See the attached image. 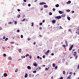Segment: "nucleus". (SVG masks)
I'll use <instances>...</instances> for the list:
<instances>
[{"label":"nucleus","mask_w":79,"mask_h":79,"mask_svg":"<svg viewBox=\"0 0 79 79\" xmlns=\"http://www.w3.org/2000/svg\"><path fill=\"white\" fill-rule=\"evenodd\" d=\"M52 65H53V67H55V63H53L52 64Z\"/></svg>","instance_id":"412c9836"},{"label":"nucleus","mask_w":79,"mask_h":79,"mask_svg":"<svg viewBox=\"0 0 79 79\" xmlns=\"http://www.w3.org/2000/svg\"><path fill=\"white\" fill-rule=\"evenodd\" d=\"M67 19H68V20H69H69H70L71 18H70V17H69L68 16L67 17Z\"/></svg>","instance_id":"f3484780"},{"label":"nucleus","mask_w":79,"mask_h":79,"mask_svg":"<svg viewBox=\"0 0 79 79\" xmlns=\"http://www.w3.org/2000/svg\"><path fill=\"white\" fill-rule=\"evenodd\" d=\"M15 24H17V22L16 21H15Z\"/></svg>","instance_id":"37998d69"},{"label":"nucleus","mask_w":79,"mask_h":79,"mask_svg":"<svg viewBox=\"0 0 79 79\" xmlns=\"http://www.w3.org/2000/svg\"><path fill=\"white\" fill-rule=\"evenodd\" d=\"M29 56V54H27L26 55V57H27V56Z\"/></svg>","instance_id":"c756f323"},{"label":"nucleus","mask_w":79,"mask_h":79,"mask_svg":"<svg viewBox=\"0 0 79 79\" xmlns=\"http://www.w3.org/2000/svg\"><path fill=\"white\" fill-rule=\"evenodd\" d=\"M42 23H40V26H41V25H42Z\"/></svg>","instance_id":"e433bc0d"},{"label":"nucleus","mask_w":79,"mask_h":79,"mask_svg":"<svg viewBox=\"0 0 79 79\" xmlns=\"http://www.w3.org/2000/svg\"><path fill=\"white\" fill-rule=\"evenodd\" d=\"M69 74H73V72H69Z\"/></svg>","instance_id":"72a5a7b5"},{"label":"nucleus","mask_w":79,"mask_h":79,"mask_svg":"<svg viewBox=\"0 0 79 79\" xmlns=\"http://www.w3.org/2000/svg\"><path fill=\"white\" fill-rule=\"evenodd\" d=\"M5 38H6V37L5 36H3V39H5Z\"/></svg>","instance_id":"603ef678"},{"label":"nucleus","mask_w":79,"mask_h":79,"mask_svg":"<svg viewBox=\"0 0 79 79\" xmlns=\"http://www.w3.org/2000/svg\"><path fill=\"white\" fill-rule=\"evenodd\" d=\"M56 7H59V4H57L56 5H55Z\"/></svg>","instance_id":"a211bd4d"},{"label":"nucleus","mask_w":79,"mask_h":79,"mask_svg":"<svg viewBox=\"0 0 79 79\" xmlns=\"http://www.w3.org/2000/svg\"><path fill=\"white\" fill-rule=\"evenodd\" d=\"M76 33H77V34L79 35V32L77 31L76 32Z\"/></svg>","instance_id":"4be33fe9"},{"label":"nucleus","mask_w":79,"mask_h":79,"mask_svg":"<svg viewBox=\"0 0 79 79\" xmlns=\"http://www.w3.org/2000/svg\"><path fill=\"white\" fill-rule=\"evenodd\" d=\"M3 56H4V57H5V56H6V54H4L3 55Z\"/></svg>","instance_id":"a878e982"},{"label":"nucleus","mask_w":79,"mask_h":79,"mask_svg":"<svg viewBox=\"0 0 79 79\" xmlns=\"http://www.w3.org/2000/svg\"><path fill=\"white\" fill-rule=\"evenodd\" d=\"M33 66H37V63H34L33 64Z\"/></svg>","instance_id":"39448f33"},{"label":"nucleus","mask_w":79,"mask_h":79,"mask_svg":"<svg viewBox=\"0 0 79 79\" xmlns=\"http://www.w3.org/2000/svg\"><path fill=\"white\" fill-rule=\"evenodd\" d=\"M8 60H11V57H9L8 58Z\"/></svg>","instance_id":"dca6fc26"},{"label":"nucleus","mask_w":79,"mask_h":79,"mask_svg":"<svg viewBox=\"0 0 79 79\" xmlns=\"http://www.w3.org/2000/svg\"><path fill=\"white\" fill-rule=\"evenodd\" d=\"M20 31L19 30H18L17 31V32H19Z\"/></svg>","instance_id":"8fccbe9b"},{"label":"nucleus","mask_w":79,"mask_h":79,"mask_svg":"<svg viewBox=\"0 0 79 79\" xmlns=\"http://www.w3.org/2000/svg\"><path fill=\"white\" fill-rule=\"evenodd\" d=\"M37 58L38 59H39V58H40V56H37Z\"/></svg>","instance_id":"09e8293b"},{"label":"nucleus","mask_w":79,"mask_h":79,"mask_svg":"<svg viewBox=\"0 0 79 79\" xmlns=\"http://www.w3.org/2000/svg\"><path fill=\"white\" fill-rule=\"evenodd\" d=\"M45 69V71H47H47H48V68H46Z\"/></svg>","instance_id":"79ce46f5"},{"label":"nucleus","mask_w":79,"mask_h":79,"mask_svg":"<svg viewBox=\"0 0 79 79\" xmlns=\"http://www.w3.org/2000/svg\"><path fill=\"white\" fill-rule=\"evenodd\" d=\"M66 11L67 12H69V11H70V10L69 9L66 10Z\"/></svg>","instance_id":"cd10ccee"},{"label":"nucleus","mask_w":79,"mask_h":79,"mask_svg":"<svg viewBox=\"0 0 79 79\" xmlns=\"http://www.w3.org/2000/svg\"><path fill=\"white\" fill-rule=\"evenodd\" d=\"M26 20L25 19H23V20H22V22Z\"/></svg>","instance_id":"f704fd0d"},{"label":"nucleus","mask_w":79,"mask_h":79,"mask_svg":"<svg viewBox=\"0 0 79 79\" xmlns=\"http://www.w3.org/2000/svg\"><path fill=\"white\" fill-rule=\"evenodd\" d=\"M68 31H69V32H71V29H69Z\"/></svg>","instance_id":"49530a36"},{"label":"nucleus","mask_w":79,"mask_h":79,"mask_svg":"<svg viewBox=\"0 0 79 79\" xmlns=\"http://www.w3.org/2000/svg\"><path fill=\"white\" fill-rule=\"evenodd\" d=\"M31 74H29V77H31Z\"/></svg>","instance_id":"c9c22d12"},{"label":"nucleus","mask_w":79,"mask_h":79,"mask_svg":"<svg viewBox=\"0 0 79 79\" xmlns=\"http://www.w3.org/2000/svg\"><path fill=\"white\" fill-rule=\"evenodd\" d=\"M55 18H56V19H59L61 18V16H57L56 17H55Z\"/></svg>","instance_id":"f257e3e1"},{"label":"nucleus","mask_w":79,"mask_h":79,"mask_svg":"<svg viewBox=\"0 0 79 79\" xmlns=\"http://www.w3.org/2000/svg\"><path fill=\"white\" fill-rule=\"evenodd\" d=\"M39 36L40 37H42V36L40 35H39Z\"/></svg>","instance_id":"0e129e2a"},{"label":"nucleus","mask_w":79,"mask_h":79,"mask_svg":"<svg viewBox=\"0 0 79 79\" xmlns=\"http://www.w3.org/2000/svg\"><path fill=\"white\" fill-rule=\"evenodd\" d=\"M40 29H42V27H40Z\"/></svg>","instance_id":"338daca9"},{"label":"nucleus","mask_w":79,"mask_h":79,"mask_svg":"<svg viewBox=\"0 0 79 79\" xmlns=\"http://www.w3.org/2000/svg\"><path fill=\"white\" fill-rule=\"evenodd\" d=\"M27 68H28V69H31V67L30 66H28L27 67Z\"/></svg>","instance_id":"9d476101"},{"label":"nucleus","mask_w":79,"mask_h":79,"mask_svg":"<svg viewBox=\"0 0 79 79\" xmlns=\"http://www.w3.org/2000/svg\"><path fill=\"white\" fill-rule=\"evenodd\" d=\"M71 2V1H69L68 2V3H69V4H70V3Z\"/></svg>","instance_id":"b1692460"},{"label":"nucleus","mask_w":79,"mask_h":79,"mask_svg":"<svg viewBox=\"0 0 79 79\" xmlns=\"http://www.w3.org/2000/svg\"><path fill=\"white\" fill-rule=\"evenodd\" d=\"M77 30L78 31H79V28H77Z\"/></svg>","instance_id":"774afa93"},{"label":"nucleus","mask_w":79,"mask_h":79,"mask_svg":"<svg viewBox=\"0 0 79 79\" xmlns=\"http://www.w3.org/2000/svg\"><path fill=\"white\" fill-rule=\"evenodd\" d=\"M45 22V20H43L42 21V23H44Z\"/></svg>","instance_id":"4d7b16f0"},{"label":"nucleus","mask_w":79,"mask_h":79,"mask_svg":"<svg viewBox=\"0 0 79 79\" xmlns=\"http://www.w3.org/2000/svg\"><path fill=\"white\" fill-rule=\"evenodd\" d=\"M3 76H4V77H6V76H8V75H7V74H6V73H4V74Z\"/></svg>","instance_id":"0eeeda50"},{"label":"nucleus","mask_w":79,"mask_h":79,"mask_svg":"<svg viewBox=\"0 0 79 79\" xmlns=\"http://www.w3.org/2000/svg\"><path fill=\"white\" fill-rule=\"evenodd\" d=\"M56 23V20H53L52 21V23H53V24H55Z\"/></svg>","instance_id":"20e7f679"},{"label":"nucleus","mask_w":79,"mask_h":79,"mask_svg":"<svg viewBox=\"0 0 79 79\" xmlns=\"http://www.w3.org/2000/svg\"><path fill=\"white\" fill-rule=\"evenodd\" d=\"M10 44H14V42H10Z\"/></svg>","instance_id":"864d4df0"},{"label":"nucleus","mask_w":79,"mask_h":79,"mask_svg":"<svg viewBox=\"0 0 79 79\" xmlns=\"http://www.w3.org/2000/svg\"><path fill=\"white\" fill-rule=\"evenodd\" d=\"M34 75L32 74L31 75V77H34Z\"/></svg>","instance_id":"4c0bfd02"},{"label":"nucleus","mask_w":79,"mask_h":79,"mask_svg":"<svg viewBox=\"0 0 79 79\" xmlns=\"http://www.w3.org/2000/svg\"><path fill=\"white\" fill-rule=\"evenodd\" d=\"M73 45H72L71 47L69 48V51H71V50H72V48H73Z\"/></svg>","instance_id":"f03ea898"},{"label":"nucleus","mask_w":79,"mask_h":79,"mask_svg":"<svg viewBox=\"0 0 79 79\" xmlns=\"http://www.w3.org/2000/svg\"><path fill=\"white\" fill-rule=\"evenodd\" d=\"M36 72H37V71H33V73H36Z\"/></svg>","instance_id":"2f4dec72"},{"label":"nucleus","mask_w":79,"mask_h":79,"mask_svg":"<svg viewBox=\"0 0 79 79\" xmlns=\"http://www.w3.org/2000/svg\"><path fill=\"white\" fill-rule=\"evenodd\" d=\"M23 2H26V0H23Z\"/></svg>","instance_id":"e2e57ef3"},{"label":"nucleus","mask_w":79,"mask_h":79,"mask_svg":"<svg viewBox=\"0 0 79 79\" xmlns=\"http://www.w3.org/2000/svg\"><path fill=\"white\" fill-rule=\"evenodd\" d=\"M31 39L29 38H28L27 39L28 40H31Z\"/></svg>","instance_id":"de8ad7c7"},{"label":"nucleus","mask_w":79,"mask_h":79,"mask_svg":"<svg viewBox=\"0 0 79 79\" xmlns=\"http://www.w3.org/2000/svg\"><path fill=\"white\" fill-rule=\"evenodd\" d=\"M65 44L66 45V47H68V42H67V41H65Z\"/></svg>","instance_id":"f8f14e48"},{"label":"nucleus","mask_w":79,"mask_h":79,"mask_svg":"<svg viewBox=\"0 0 79 79\" xmlns=\"http://www.w3.org/2000/svg\"><path fill=\"white\" fill-rule=\"evenodd\" d=\"M52 10H53V11H55V8H53L52 9Z\"/></svg>","instance_id":"c03bdc74"},{"label":"nucleus","mask_w":79,"mask_h":79,"mask_svg":"<svg viewBox=\"0 0 79 79\" xmlns=\"http://www.w3.org/2000/svg\"><path fill=\"white\" fill-rule=\"evenodd\" d=\"M12 23H11V22H10L9 23H8V24H12Z\"/></svg>","instance_id":"c85d7f7f"},{"label":"nucleus","mask_w":79,"mask_h":79,"mask_svg":"<svg viewBox=\"0 0 79 79\" xmlns=\"http://www.w3.org/2000/svg\"><path fill=\"white\" fill-rule=\"evenodd\" d=\"M71 77V75H69V77H67V79H70Z\"/></svg>","instance_id":"4468645a"},{"label":"nucleus","mask_w":79,"mask_h":79,"mask_svg":"<svg viewBox=\"0 0 79 79\" xmlns=\"http://www.w3.org/2000/svg\"><path fill=\"white\" fill-rule=\"evenodd\" d=\"M38 68L39 69H41V67H39Z\"/></svg>","instance_id":"680f3d73"},{"label":"nucleus","mask_w":79,"mask_h":79,"mask_svg":"<svg viewBox=\"0 0 79 79\" xmlns=\"http://www.w3.org/2000/svg\"><path fill=\"white\" fill-rule=\"evenodd\" d=\"M8 40V38H6L5 39V41H7V40Z\"/></svg>","instance_id":"5701e85b"},{"label":"nucleus","mask_w":79,"mask_h":79,"mask_svg":"<svg viewBox=\"0 0 79 79\" xmlns=\"http://www.w3.org/2000/svg\"><path fill=\"white\" fill-rule=\"evenodd\" d=\"M58 68V66H56L55 68V69H56Z\"/></svg>","instance_id":"393cba45"},{"label":"nucleus","mask_w":79,"mask_h":79,"mask_svg":"<svg viewBox=\"0 0 79 79\" xmlns=\"http://www.w3.org/2000/svg\"><path fill=\"white\" fill-rule=\"evenodd\" d=\"M2 27H0V30H2Z\"/></svg>","instance_id":"69168bd1"},{"label":"nucleus","mask_w":79,"mask_h":79,"mask_svg":"<svg viewBox=\"0 0 79 79\" xmlns=\"http://www.w3.org/2000/svg\"><path fill=\"white\" fill-rule=\"evenodd\" d=\"M28 6H31V4H28Z\"/></svg>","instance_id":"5fc2aeb1"},{"label":"nucleus","mask_w":79,"mask_h":79,"mask_svg":"<svg viewBox=\"0 0 79 79\" xmlns=\"http://www.w3.org/2000/svg\"><path fill=\"white\" fill-rule=\"evenodd\" d=\"M58 12L59 13H60V14H63V11H62L60 10H59L58 11Z\"/></svg>","instance_id":"1a4fd4ad"},{"label":"nucleus","mask_w":79,"mask_h":79,"mask_svg":"<svg viewBox=\"0 0 79 79\" xmlns=\"http://www.w3.org/2000/svg\"><path fill=\"white\" fill-rule=\"evenodd\" d=\"M77 57H78V56L77 55L75 57V59H77Z\"/></svg>","instance_id":"bb28decb"},{"label":"nucleus","mask_w":79,"mask_h":79,"mask_svg":"<svg viewBox=\"0 0 79 79\" xmlns=\"http://www.w3.org/2000/svg\"><path fill=\"white\" fill-rule=\"evenodd\" d=\"M21 38H23V35H21Z\"/></svg>","instance_id":"a19ab883"},{"label":"nucleus","mask_w":79,"mask_h":79,"mask_svg":"<svg viewBox=\"0 0 79 79\" xmlns=\"http://www.w3.org/2000/svg\"><path fill=\"white\" fill-rule=\"evenodd\" d=\"M21 49H19L18 50V51H19V53H21Z\"/></svg>","instance_id":"9b49d317"},{"label":"nucleus","mask_w":79,"mask_h":79,"mask_svg":"<svg viewBox=\"0 0 79 79\" xmlns=\"http://www.w3.org/2000/svg\"><path fill=\"white\" fill-rule=\"evenodd\" d=\"M29 58H30V59H31V58H32V56H31V55H30L29 56Z\"/></svg>","instance_id":"ea45409f"},{"label":"nucleus","mask_w":79,"mask_h":79,"mask_svg":"<svg viewBox=\"0 0 79 79\" xmlns=\"http://www.w3.org/2000/svg\"><path fill=\"white\" fill-rule=\"evenodd\" d=\"M20 16H21V15H19L18 16V18H19L20 17Z\"/></svg>","instance_id":"58836bf2"},{"label":"nucleus","mask_w":79,"mask_h":79,"mask_svg":"<svg viewBox=\"0 0 79 79\" xmlns=\"http://www.w3.org/2000/svg\"><path fill=\"white\" fill-rule=\"evenodd\" d=\"M62 47H64V48H65L66 47V45L65 44H63L62 45Z\"/></svg>","instance_id":"6ab92c4d"},{"label":"nucleus","mask_w":79,"mask_h":79,"mask_svg":"<svg viewBox=\"0 0 79 79\" xmlns=\"http://www.w3.org/2000/svg\"><path fill=\"white\" fill-rule=\"evenodd\" d=\"M44 8H47V7H48V6L47 5H44Z\"/></svg>","instance_id":"ddd939ff"},{"label":"nucleus","mask_w":79,"mask_h":79,"mask_svg":"<svg viewBox=\"0 0 79 79\" xmlns=\"http://www.w3.org/2000/svg\"><path fill=\"white\" fill-rule=\"evenodd\" d=\"M50 52V50H48V51H47L46 52H45V54L47 55H48V53Z\"/></svg>","instance_id":"7ed1b4c3"},{"label":"nucleus","mask_w":79,"mask_h":79,"mask_svg":"<svg viewBox=\"0 0 79 79\" xmlns=\"http://www.w3.org/2000/svg\"><path fill=\"white\" fill-rule=\"evenodd\" d=\"M45 56H43V58H45Z\"/></svg>","instance_id":"13d9d810"},{"label":"nucleus","mask_w":79,"mask_h":79,"mask_svg":"<svg viewBox=\"0 0 79 79\" xmlns=\"http://www.w3.org/2000/svg\"><path fill=\"white\" fill-rule=\"evenodd\" d=\"M40 5H44V2L39 3Z\"/></svg>","instance_id":"2eb2a0df"},{"label":"nucleus","mask_w":79,"mask_h":79,"mask_svg":"<svg viewBox=\"0 0 79 79\" xmlns=\"http://www.w3.org/2000/svg\"><path fill=\"white\" fill-rule=\"evenodd\" d=\"M61 16L62 17V18H64V17H65V16H66V15L64 14H63Z\"/></svg>","instance_id":"423d86ee"},{"label":"nucleus","mask_w":79,"mask_h":79,"mask_svg":"<svg viewBox=\"0 0 79 79\" xmlns=\"http://www.w3.org/2000/svg\"><path fill=\"white\" fill-rule=\"evenodd\" d=\"M31 26H34V23L32 22L31 23Z\"/></svg>","instance_id":"7c9ffc66"},{"label":"nucleus","mask_w":79,"mask_h":79,"mask_svg":"<svg viewBox=\"0 0 79 79\" xmlns=\"http://www.w3.org/2000/svg\"><path fill=\"white\" fill-rule=\"evenodd\" d=\"M49 15H52V12H49Z\"/></svg>","instance_id":"473e14b6"},{"label":"nucleus","mask_w":79,"mask_h":79,"mask_svg":"<svg viewBox=\"0 0 79 79\" xmlns=\"http://www.w3.org/2000/svg\"><path fill=\"white\" fill-rule=\"evenodd\" d=\"M51 55L52 56H53V55H54V53H52L51 54Z\"/></svg>","instance_id":"6e6d98bb"},{"label":"nucleus","mask_w":79,"mask_h":79,"mask_svg":"<svg viewBox=\"0 0 79 79\" xmlns=\"http://www.w3.org/2000/svg\"><path fill=\"white\" fill-rule=\"evenodd\" d=\"M17 10H18V11H20V9H18Z\"/></svg>","instance_id":"bf43d9fd"},{"label":"nucleus","mask_w":79,"mask_h":79,"mask_svg":"<svg viewBox=\"0 0 79 79\" xmlns=\"http://www.w3.org/2000/svg\"><path fill=\"white\" fill-rule=\"evenodd\" d=\"M18 69H17L16 70H15V73H17V72L18 71Z\"/></svg>","instance_id":"a18cd8bd"},{"label":"nucleus","mask_w":79,"mask_h":79,"mask_svg":"<svg viewBox=\"0 0 79 79\" xmlns=\"http://www.w3.org/2000/svg\"><path fill=\"white\" fill-rule=\"evenodd\" d=\"M28 75H27V73H25V78H26L27 77Z\"/></svg>","instance_id":"6e6552de"},{"label":"nucleus","mask_w":79,"mask_h":79,"mask_svg":"<svg viewBox=\"0 0 79 79\" xmlns=\"http://www.w3.org/2000/svg\"><path fill=\"white\" fill-rule=\"evenodd\" d=\"M36 44V43H35V42H34V43H33L34 45H35Z\"/></svg>","instance_id":"3c124183"},{"label":"nucleus","mask_w":79,"mask_h":79,"mask_svg":"<svg viewBox=\"0 0 79 79\" xmlns=\"http://www.w3.org/2000/svg\"><path fill=\"white\" fill-rule=\"evenodd\" d=\"M76 55H77V53L74 54L73 55V56H76Z\"/></svg>","instance_id":"052dcab7"},{"label":"nucleus","mask_w":79,"mask_h":79,"mask_svg":"<svg viewBox=\"0 0 79 79\" xmlns=\"http://www.w3.org/2000/svg\"><path fill=\"white\" fill-rule=\"evenodd\" d=\"M63 74H66V72H65V71H63Z\"/></svg>","instance_id":"aec40b11"}]
</instances>
